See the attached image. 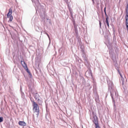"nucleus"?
I'll list each match as a JSON object with an SVG mask.
<instances>
[{
	"instance_id": "obj_1",
	"label": "nucleus",
	"mask_w": 128,
	"mask_h": 128,
	"mask_svg": "<svg viewBox=\"0 0 128 128\" xmlns=\"http://www.w3.org/2000/svg\"><path fill=\"white\" fill-rule=\"evenodd\" d=\"M33 110L37 112L36 114L38 115L39 112V108L38 105L35 102L33 103Z\"/></svg>"
},
{
	"instance_id": "obj_2",
	"label": "nucleus",
	"mask_w": 128,
	"mask_h": 128,
	"mask_svg": "<svg viewBox=\"0 0 128 128\" xmlns=\"http://www.w3.org/2000/svg\"><path fill=\"white\" fill-rule=\"evenodd\" d=\"M93 121L95 125L96 128H100L98 123L97 118L96 116H93Z\"/></svg>"
},
{
	"instance_id": "obj_3",
	"label": "nucleus",
	"mask_w": 128,
	"mask_h": 128,
	"mask_svg": "<svg viewBox=\"0 0 128 128\" xmlns=\"http://www.w3.org/2000/svg\"><path fill=\"white\" fill-rule=\"evenodd\" d=\"M106 7H105L104 9V12L105 15H106V22L107 24V25L108 26V28L109 27V23L108 22V16H107L106 14Z\"/></svg>"
},
{
	"instance_id": "obj_4",
	"label": "nucleus",
	"mask_w": 128,
	"mask_h": 128,
	"mask_svg": "<svg viewBox=\"0 0 128 128\" xmlns=\"http://www.w3.org/2000/svg\"><path fill=\"white\" fill-rule=\"evenodd\" d=\"M12 9L11 8H10L8 12V13L7 14V16L8 18H9L11 16H12L11 14H12Z\"/></svg>"
},
{
	"instance_id": "obj_5",
	"label": "nucleus",
	"mask_w": 128,
	"mask_h": 128,
	"mask_svg": "<svg viewBox=\"0 0 128 128\" xmlns=\"http://www.w3.org/2000/svg\"><path fill=\"white\" fill-rule=\"evenodd\" d=\"M85 75L88 76H92V74L91 71L90 70H87L85 73Z\"/></svg>"
},
{
	"instance_id": "obj_6",
	"label": "nucleus",
	"mask_w": 128,
	"mask_h": 128,
	"mask_svg": "<svg viewBox=\"0 0 128 128\" xmlns=\"http://www.w3.org/2000/svg\"><path fill=\"white\" fill-rule=\"evenodd\" d=\"M18 124L22 126H24L26 125V123L23 121H20L19 122Z\"/></svg>"
},
{
	"instance_id": "obj_7",
	"label": "nucleus",
	"mask_w": 128,
	"mask_h": 128,
	"mask_svg": "<svg viewBox=\"0 0 128 128\" xmlns=\"http://www.w3.org/2000/svg\"><path fill=\"white\" fill-rule=\"evenodd\" d=\"M21 64H22V66L24 68H26L27 67L26 64L24 61H21Z\"/></svg>"
},
{
	"instance_id": "obj_8",
	"label": "nucleus",
	"mask_w": 128,
	"mask_h": 128,
	"mask_svg": "<svg viewBox=\"0 0 128 128\" xmlns=\"http://www.w3.org/2000/svg\"><path fill=\"white\" fill-rule=\"evenodd\" d=\"M112 99L113 103L114 105V106H115V100L114 98H112Z\"/></svg>"
},
{
	"instance_id": "obj_9",
	"label": "nucleus",
	"mask_w": 128,
	"mask_h": 128,
	"mask_svg": "<svg viewBox=\"0 0 128 128\" xmlns=\"http://www.w3.org/2000/svg\"><path fill=\"white\" fill-rule=\"evenodd\" d=\"M36 67L40 71V68L39 67V64H36Z\"/></svg>"
},
{
	"instance_id": "obj_10",
	"label": "nucleus",
	"mask_w": 128,
	"mask_h": 128,
	"mask_svg": "<svg viewBox=\"0 0 128 128\" xmlns=\"http://www.w3.org/2000/svg\"><path fill=\"white\" fill-rule=\"evenodd\" d=\"M9 17L10 18L9 20L10 21H11L12 20L13 18V16H11Z\"/></svg>"
},
{
	"instance_id": "obj_11",
	"label": "nucleus",
	"mask_w": 128,
	"mask_h": 128,
	"mask_svg": "<svg viewBox=\"0 0 128 128\" xmlns=\"http://www.w3.org/2000/svg\"><path fill=\"white\" fill-rule=\"evenodd\" d=\"M3 118L2 117H0V122H1L3 121Z\"/></svg>"
},
{
	"instance_id": "obj_12",
	"label": "nucleus",
	"mask_w": 128,
	"mask_h": 128,
	"mask_svg": "<svg viewBox=\"0 0 128 128\" xmlns=\"http://www.w3.org/2000/svg\"><path fill=\"white\" fill-rule=\"evenodd\" d=\"M38 95V94H35V97H36V100H37L38 99V100H39V98H38V97L36 96H37Z\"/></svg>"
},
{
	"instance_id": "obj_13",
	"label": "nucleus",
	"mask_w": 128,
	"mask_h": 128,
	"mask_svg": "<svg viewBox=\"0 0 128 128\" xmlns=\"http://www.w3.org/2000/svg\"><path fill=\"white\" fill-rule=\"evenodd\" d=\"M24 69L28 72H30L27 67L26 68H25Z\"/></svg>"
},
{
	"instance_id": "obj_14",
	"label": "nucleus",
	"mask_w": 128,
	"mask_h": 128,
	"mask_svg": "<svg viewBox=\"0 0 128 128\" xmlns=\"http://www.w3.org/2000/svg\"><path fill=\"white\" fill-rule=\"evenodd\" d=\"M28 74L30 76V77H31V76H32V75H31V74L30 73V72H28Z\"/></svg>"
},
{
	"instance_id": "obj_15",
	"label": "nucleus",
	"mask_w": 128,
	"mask_h": 128,
	"mask_svg": "<svg viewBox=\"0 0 128 128\" xmlns=\"http://www.w3.org/2000/svg\"><path fill=\"white\" fill-rule=\"evenodd\" d=\"M28 74L30 76V77H31V76H32V75H31V74L30 73V72H28Z\"/></svg>"
},
{
	"instance_id": "obj_16",
	"label": "nucleus",
	"mask_w": 128,
	"mask_h": 128,
	"mask_svg": "<svg viewBox=\"0 0 128 128\" xmlns=\"http://www.w3.org/2000/svg\"><path fill=\"white\" fill-rule=\"evenodd\" d=\"M28 74L30 76V77H31V76H32V75H31V74L30 73V72H28Z\"/></svg>"
},
{
	"instance_id": "obj_17",
	"label": "nucleus",
	"mask_w": 128,
	"mask_h": 128,
	"mask_svg": "<svg viewBox=\"0 0 128 128\" xmlns=\"http://www.w3.org/2000/svg\"><path fill=\"white\" fill-rule=\"evenodd\" d=\"M99 24L100 25V28H101V22L99 21Z\"/></svg>"
},
{
	"instance_id": "obj_18",
	"label": "nucleus",
	"mask_w": 128,
	"mask_h": 128,
	"mask_svg": "<svg viewBox=\"0 0 128 128\" xmlns=\"http://www.w3.org/2000/svg\"><path fill=\"white\" fill-rule=\"evenodd\" d=\"M111 96L112 98H114L113 94H112V93H111Z\"/></svg>"
},
{
	"instance_id": "obj_19",
	"label": "nucleus",
	"mask_w": 128,
	"mask_h": 128,
	"mask_svg": "<svg viewBox=\"0 0 128 128\" xmlns=\"http://www.w3.org/2000/svg\"><path fill=\"white\" fill-rule=\"evenodd\" d=\"M119 74H120V76H121V77H122V75L120 73V72H119Z\"/></svg>"
},
{
	"instance_id": "obj_20",
	"label": "nucleus",
	"mask_w": 128,
	"mask_h": 128,
	"mask_svg": "<svg viewBox=\"0 0 128 128\" xmlns=\"http://www.w3.org/2000/svg\"><path fill=\"white\" fill-rule=\"evenodd\" d=\"M92 1H94V0H92Z\"/></svg>"
}]
</instances>
